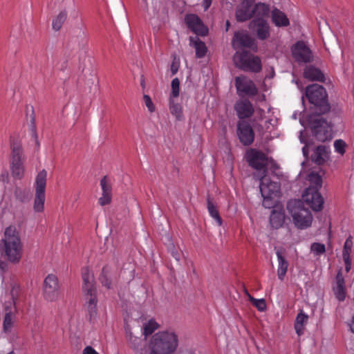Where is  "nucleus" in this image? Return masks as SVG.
<instances>
[{
    "label": "nucleus",
    "mask_w": 354,
    "mask_h": 354,
    "mask_svg": "<svg viewBox=\"0 0 354 354\" xmlns=\"http://www.w3.org/2000/svg\"><path fill=\"white\" fill-rule=\"evenodd\" d=\"M179 335L173 329H166L155 333L148 347L137 351V354H174L178 348Z\"/></svg>",
    "instance_id": "obj_1"
},
{
    "label": "nucleus",
    "mask_w": 354,
    "mask_h": 354,
    "mask_svg": "<svg viewBox=\"0 0 354 354\" xmlns=\"http://www.w3.org/2000/svg\"><path fill=\"white\" fill-rule=\"evenodd\" d=\"M180 63L178 61L174 59L171 64V72L174 75L177 73L179 68Z\"/></svg>",
    "instance_id": "obj_46"
},
{
    "label": "nucleus",
    "mask_w": 354,
    "mask_h": 354,
    "mask_svg": "<svg viewBox=\"0 0 354 354\" xmlns=\"http://www.w3.org/2000/svg\"><path fill=\"white\" fill-rule=\"evenodd\" d=\"M252 4L244 3L241 1V5L236 10V18L238 21H245L252 17Z\"/></svg>",
    "instance_id": "obj_26"
},
{
    "label": "nucleus",
    "mask_w": 354,
    "mask_h": 354,
    "mask_svg": "<svg viewBox=\"0 0 354 354\" xmlns=\"http://www.w3.org/2000/svg\"><path fill=\"white\" fill-rule=\"evenodd\" d=\"M212 4V0H203L202 6L204 10H207Z\"/></svg>",
    "instance_id": "obj_49"
},
{
    "label": "nucleus",
    "mask_w": 354,
    "mask_h": 354,
    "mask_svg": "<svg viewBox=\"0 0 354 354\" xmlns=\"http://www.w3.org/2000/svg\"><path fill=\"white\" fill-rule=\"evenodd\" d=\"M276 254L278 260L277 276L281 281H283L287 272L288 263L279 250L277 251Z\"/></svg>",
    "instance_id": "obj_31"
},
{
    "label": "nucleus",
    "mask_w": 354,
    "mask_h": 354,
    "mask_svg": "<svg viewBox=\"0 0 354 354\" xmlns=\"http://www.w3.org/2000/svg\"><path fill=\"white\" fill-rule=\"evenodd\" d=\"M352 247H353V240H352V237L351 236H349L346 239V240L344 243V250H343V253H342L343 258L350 257V254L351 252Z\"/></svg>",
    "instance_id": "obj_43"
},
{
    "label": "nucleus",
    "mask_w": 354,
    "mask_h": 354,
    "mask_svg": "<svg viewBox=\"0 0 354 354\" xmlns=\"http://www.w3.org/2000/svg\"><path fill=\"white\" fill-rule=\"evenodd\" d=\"M252 17L255 16L258 19H262V17L268 15L269 12V7L268 5L263 3H256L252 7Z\"/></svg>",
    "instance_id": "obj_34"
},
{
    "label": "nucleus",
    "mask_w": 354,
    "mask_h": 354,
    "mask_svg": "<svg viewBox=\"0 0 354 354\" xmlns=\"http://www.w3.org/2000/svg\"><path fill=\"white\" fill-rule=\"evenodd\" d=\"M158 328L159 324L156 322V320L151 319L143 324L142 334L147 337L151 335Z\"/></svg>",
    "instance_id": "obj_35"
},
{
    "label": "nucleus",
    "mask_w": 354,
    "mask_h": 354,
    "mask_svg": "<svg viewBox=\"0 0 354 354\" xmlns=\"http://www.w3.org/2000/svg\"><path fill=\"white\" fill-rule=\"evenodd\" d=\"M254 178L261 180L259 189L263 197V205L266 208L272 207L275 199L279 195V186L277 183L272 182L266 178V175L254 174Z\"/></svg>",
    "instance_id": "obj_6"
},
{
    "label": "nucleus",
    "mask_w": 354,
    "mask_h": 354,
    "mask_svg": "<svg viewBox=\"0 0 354 354\" xmlns=\"http://www.w3.org/2000/svg\"><path fill=\"white\" fill-rule=\"evenodd\" d=\"M5 257L11 263H18L23 254V243L20 232L15 225L7 227L2 239Z\"/></svg>",
    "instance_id": "obj_2"
},
{
    "label": "nucleus",
    "mask_w": 354,
    "mask_h": 354,
    "mask_svg": "<svg viewBox=\"0 0 354 354\" xmlns=\"http://www.w3.org/2000/svg\"><path fill=\"white\" fill-rule=\"evenodd\" d=\"M235 86L239 96H254L258 89L254 83L245 76H239L235 78Z\"/></svg>",
    "instance_id": "obj_14"
},
{
    "label": "nucleus",
    "mask_w": 354,
    "mask_h": 354,
    "mask_svg": "<svg viewBox=\"0 0 354 354\" xmlns=\"http://www.w3.org/2000/svg\"><path fill=\"white\" fill-rule=\"evenodd\" d=\"M266 100V96L264 94L260 95L257 97V101H264Z\"/></svg>",
    "instance_id": "obj_52"
},
{
    "label": "nucleus",
    "mask_w": 354,
    "mask_h": 354,
    "mask_svg": "<svg viewBox=\"0 0 354 354\" xmlns=\"http://www.w3.org/2000/svg\"><path fill=\"white\" fill-rule=\"evenodd\" d=\"M344 263H345V270L347 272H348L351 268V257L343 258Z\"/></svg>",
    "instance_id": "obj_48"
},
{
    "label": "nucleus",
    "mask_w": 354,
    "mask_h": 354,
    "mask_svg": "<svg viewBox=\"0 0 354 354\" xmlns=\"http://www.w3.org/2000/svg\"><path fill=\"white\" fill-rule=\"evenodd\" d=\"M300 140H301V142H304V140L302 139L301 136H300Z\"/></svg>",
    "instance_id": "obj_58"
},
{
    "label": "nucleus",
    "mask_w": 354,
    "mask_h": 354,
    "mask_svg": "<svg viewBox=\"0 0 354 354\" xmlns=\"http://www.w3.org/2000/svg\"><path fill=\"white\" fill-rule=\"evenodd\" d=\"M7 354H15V353L13 351H11V352H10V353H8Z\"/></svg>",
    "instance_id": "obj_59"
},
{
    "label": "nucleus",
    "mask_w": 354,
    "mask_h": 354,
    "mask_svg": "<svg viewBox=\"0 0 354 354\" xmlns=\"http://www.w3.org/2000/svg\"><path fill=\"white\" fill-rule=\"evenodd\" d=\"M11 150L10 159L11 174L15 179L21 180L25 175V158L23 156L21 146L17 143H12L11 145Z\"/></svg>",
    "instance_id": "obj_8"
},
{
    "label": "nucleus",
    "mask_w": 354,
    "mask_h": 354,
    "mask_svg": "<svg viewBox=\"0 0 354 354\" xmlns=\"http://www.w3.org/2000/svg\"><path fill=\"white\" fill-rule=\"evenodd\" d=\"M286 215L282 208L274 209L270 214V223L272 227L278 229L281 227L285 222Z\"/></svg>",
    "instance_id": "obj_24"
},
{
    "label": "nucleus",
    "mask_w": 354,
    "mask_h": 354,
    "mask_svg": "<svg viewBox=\"0 0 354 354\" xmlns=\"http://www.w3.org/2000/svg\"><path fill=\"white\" fill-rule=\"evenodd\" d=\"M17 292H18V288L17 287H13L12 290H11V295H12V299H13L14 304L15 303V297L17 296Z\"/></svg>",
    "instance_id": "obj_50"
},
{
    "label": "nucleus",
    "mask_w": 354,
    "mask_h": 354,
    "mask_svg": "<svg viewBox=\"0 0 354 354\" xmlns=\"http://www.w3.org/2000/svg\"><path fill=\"white\" fill-rule=\"evenodd\" d=\"M300 123H301L302 125H304V124H303V122H302V121H301V120H300Z\"/></svg>",
    "instance_id": "obj_60"
},
{
    "label": "nucleus",
    "mask_w": 354,
    "mask_h": 354,
    "mask_svg": "<svg viewBox=\"0 0 354 354\" xmlns=\"http://www.w3.org/2000/svg\"><path fill=\"white\" fill-rule=\"evenodd\" d=\"M288 214L295 227L305 230L312 225L313 216L311 212L304 206L300 200H291L287 204Z\"/></svg>",
    "instance_id": "obj_3"
},
{
    "label": "nucleus",
    "mask_w": 354,
    "mask_h": 354,
    "mask_svg": "<svg viewBox=\"0 0 354 354\" xmlns=\"http://www.w3.org/2000/svg\"><path fill=\"white\" fill-rule=\"evenodd\" d=\"M348 325L351 330L354 333V315L352 317V319L350 321Z\"/></svg>",
    "instance_id": "obj_51"
},
{
    "label": "nucleus",
    "mask_w": 354,
    "mask_h": 354,
    "mask_svg": "<svg viewBox=\"0 0 354 354\" xmlns=\"http://www.w3.org/2000/svg\"><path fill=\"white\" fill-rule=\"evenodd\" d=\"M233 61L236 67L243 71L258 73L261 70L260 58L247 51L236 52Z\"/></svg>",
    "instance_id": "obj_7"
},
{
    "label": "nucleus",
    "mask_w": 354,
    "mask_h": 354,
    "mask_svg": "<svg viewBox=\"0 0 354 354\" xmlns=\"http://www.w3.org/2000/svg\"><path fill=\"white\" fill-rule=\"evenodd\" d=\"M143 100L145 106H147L148 111L151 113H153L155 111V106L148 95H144Z\"/></svg>",
    "instance_id": "obj_45"
},
{
    "label": "nucleus",
    "mask_w": 354,
    "mask_h": 354,
    "mask_svg": "<svg viewBox=\"0 0 354 354\" xmlns=\"http://www.w3.org/2000/svg\"><path fill=\"white\" fill-rule=\"evenodd\" d=\"M171 93L170 99L178 97L180 93V81L177 77L173 79L171 81Z\"/></svg>",
    "instance_id": "obj_42"
},
{
    "label": "nucleus",
    "mask_w": 354,
    "mask_h": 354,
    "mask_svg": "<svg viewBox=\"0 0 354 354\" xmlns=\"http://www.w3.org/2000/svg\"><path fill=\"white\" fill-rule=\"evenodd\" d=\"M237 135L240 142L244 145H251L254 139V133L250 124L245 121L237 124Z\"/></svg>",
    "instance_id": "obj_15"
},
{
    "label": "nucleus",
    "mask_w": 354,
    "mask_h": 354,
    "mask_svg": "<svg viewBox=\"0 0 354 354\" xmlns=\"http://www.w3.org/2000/svg\"><path fill=\"white\" fill-rule=\"evenodd\" d=\"M308 124L317 140L324 142L330 137L331 125L320 115H310L308 118Z\"/></svg>",
    "instance_id": "obj_10"
},
{
    "label": "nucleus",
    "mask_w": 354,
    "mask_h": 354,
    "mask_svg": "<svg viewBox=\"0 0 354 354\" xmlns=\"http://www.w3.org/2000/svg\"><path fill=\"white\" fill-rule=\"evenodd\" d=\"M304 77L311 81L323 82L324 80V76L322 71L313 66L306 68L304 72Z\"/></svg>",
    "instance_id": "obj_29"
},
{
    "label": "nucleus",
    "mask_w": 354,
    "mask_h": 354,
    "mask_svg": "<svg viewBox=\"0 0 354 354\" xmlns=\"http://www.w3.org/2000/svg\"><path fill=\"white\" fill-rule=\"evenodd\" d=\"M43 295L46 300L54 301L61 297V290L57 277L54 274H48L43 283Z\"/></svg>",
    "instance_id": "obj_11"
},
{
    "label": "nucleus",
    "mask_w": 354,
    "mask_h": 354,
    "mask_svg": "<svg viewBox=\"0 0 354 354\" xmlns=\"http://www.w3.org/2000/svg\"><path fill=\"white\" fill-rule=\"evenodd\" d=\"M302 151H303V153L304 156H307L308 154V150H307V147L306 146H304L303 148H302Z\"/></svg>",
    "instance_id": "obj_54"
},
{
    "label": "nucleus",
    "mask_w": 354,
    "mask_h": 354,
    "mask_svg": "<svg viewBox=\"0 0 354 354\" xmlns=\"http://www.w3.org/2000/svg\"><path fill=\"white\" fill-rule=\"evenodd\" d=\"M67 17V13L65 10L61 11L53 20V28L57 31L59 30Z\"/></svg>",
    "instance_id": "obj_37"
},
{
    "label": "nucleus",
    "mask_w": 354,
    "mask_h": 354,
    "mask_svg": "<svg viewBox=\"0 0 354 354\" xmlns=\"http://www.w3.org/2000/svg\"><path fill=\"white\" fill-rule=\"evenodd\" d=\"M187 27L195 34L205 36L208 33V28L203 24L201 19L196 15H187L185 18Z\"/></svg>",
    "instance_id": "obj_16"
},
{
    "label": "nucleus",
    "mask_w": 354,
    "mask_h": 354,
    "mask_svg": "<svg viewBox=\"0 0 354 354\" xmlns=\"http://www.w3.org/2000/svg\"><path fill=\"white\" fill-rule=\"evenodd\" d=\"M293 58L298 63H308L313 61V53L302 41H297L291 48Z\"/></svg>",
    "instance_id": "obj_13"
},
{
    "label": "nucleus",
    "mask_w": 354,
    "mask_h": 354,
    "mask_svg": "<svg viewBox=\"0 0 354 354\" xmlns=\"http://www.w3.org/2000/svg\"><path fill=\"white\" fill-rule=\"evenodd\" d=\"M46 180L47 172L44 169L40 171L36 176L35 184V194L32 207L33 211L35 213H42L44 211Z\"/></svg>",
    "instance_id": "obj_9"
},
{
    "label": "nucleus",
    "mask_w": 354,
    "mask_h": 354,
    "mask_svg": "<svg viewBox=\"0 0 354 354\" xmlns=\"http://www.w3.org/2000/svg\"><path fill=\"white\" fill-rule=\"evenodd\" d=\"M82 276L84 281L83 290H92V289H96L94 286V276L93 272L86 267L82 270Z\"/></svg>",
    "instance_id": "obj_27"
},
{
    "label": "nucleus",
    "mask_w": 354,
    "mask_h": 354,
    "mask_svg": "<svg viewBox=\"0 0 354 354\" xmlns=\"http://www.w3.org/2000/svg\"><path fill=\"white\" fill-rule=\"evenodd\" d=\"M246 159L250 166L259 171L255 174L266 175L268 158L264 153L251 149L246 153Z\"/></svg>",
    "instance_id": "obj_12"
},
{
    "label": "nucleus",
    "mask_w": 354,
    "mask_h": 354,
    "mask_svg": "<svg viewBox=\"0 0 354 354\" xmlns=\"http://www.w3.org/2000/svg\"><path fill=\"white\" fill-rule=\"evenodd\" d=\"M334 149L336 153L340 156H344L346 153L347 144L342 139H337L334 141Z\"/></svg>",
    "instance_id": "obj_40"
},
{
    "label": "nucleus",
    "mask_w": 354,
    "mask_h": 354,
    "mask_svg": "<svg viewBox=\"0 0 354 354\" xmlns=\"http://www.w3.org/2000/svg\"><path fill=\"white\" fill-rule=\"evenodd\" d=\"M83 354H99L93 347L86 346L83 350Z\"/></svg>",
    "instance_id": "obj_47"
},
{
    "label": "nucleus",
    "mask_w": 354,
    "mask_h": 354,
    "mask_svg": "<svg viewBox=\"0 0 354 354\" xmlns=\"http://www.w3.org/2000/svg\"><path fill=\"white\" fill-rule=\"evenodd\" d=\"M333 292L337 299L342 301L346 298L345 281L342 272L339 271L335 278V284L333 287Z\"/></svg>",
    "instance_id": "obj_21"
},
{
    "label": "nucleus",
    "mask_w": 354,
    "mask_h": 354,
    "mask_svg": "<svg viewBox=\"0 0 354 354\" xmlns=\"http://www.w3.org/2000/svg\"><path fill=\"white\" fill-rule=\"evenodd\" d=\"M13 326V316L10 312L6 313L3 321V330L5 333H10Z\"/></svg>",
    "instance_id": "obj_39"
},
{
    "label": "nucleus",
    "mask_w": 354,
    "mask_h": 354,
    "mask_svg": "<svg viewBox=\"0 0 354 354\" xmlns=\"http://www.w3.org/2000/svg\"><path fill=\"white\" fill-rule=\"evenodd\" d=\"M100 186L102 188V196L98 199V203L101 206L109 205L112 199V188L106 176L103 177L100 180Z\"/></svg>",
    "instance_id": "obj_20"
},
{
    "label": "nucleus",
    "mask_w": 354,
    "mask_h": 354,
    "mask_svg": "<svg viewBox=\"0 0 354 354\" xmlns=\"http://www.w3.org/2000/svg\"><path fill=\"white\" fill-rule=\"evenodd\" d=\"M244 3H251L253 4V3L255 1V0H241Z\"/></svg>",
    "instance_id": "obj_53"
},
{
    "label": "nucleus",
    "mask_w": 354,
    "mask_h": 354,
    "mask_svg": "<svg viewBox=\"0 0 354 354\" xmlns=\"http://www.w3.org/2000/svg\"><path fill=\"white\" fill-rule=\"evenodd\" d=\"M271 20L277 27H287L290 25V20L287 15L278 8H274L272 10Z\"/></svg>",
    "instance_id": "obj_23"
},
{
    "label": "nucleus",
    "mask_w": 354,
    "mask_h": 354,
    "mask_svg": "<svg viewBox=\"0 0 354 354\" xmlns=\"http://www.w3.org/2000/svg\"><path fill=\"white\" fill-rule=\"evenodd\" d=\"M308 179L310 186L305 190L302 198L313 210L319 211L324 205V199L319 192V189L322 185V177L318 174L313 172L308 175Z\"/></svg>",
    "instance_id": "obj_4"
},
{
    "label": "nucleus",
    "mask_w": 354,
    "mask_h": 354,
    "mask_svg": "<svg viewBox=\"0 0 354 354\" xmlns=\"http://www.w3.org/2000/svg\"><path fill=\"white\" fill-rule=\"evenodd\" d=\"M125 333H126V337L130 344V346L131 348H133L135 351L136 354H137V351H140L141 349H143L144 348H139V346L142 342V339L140 337H138L136 336H134L131 332V328L127 326L125 327Z\"/></svg>",
    "instance_id": "obj_32"
},
{
    "label": "nucleus",
    "mask_w": 354,
    "mask_h": 354,
    "mask_svg": "<svg viewBox=\"0 0 354 354\" xmlns=\"http://www.w3.org/2000/svg\"><path fill=\"white\" fill-rule=\"evenodd\" d=\"M250 28H255L257 37L265 40L270 37V26L263 19H257L250 23Z\"/></svg>",
    "instance_id": "obj_18"
},
{
    "label": "nucleus",
    "mask_w": 354,
    "mask_h": 354,
    "mask_svg": "<svg viewBox=\"0 0 354 354\" xmlns=\"http://www.w3.org/2000/svg\"><path fill=\"white\" fill-rule=\"evenodd\" d=\"M234 109L240 119L248 118L254 113V108L251 102L247 100H241L236 102Z\"/></svg>",
    "instance_id": "obj_19"
},
{
    "label": "nucleus",
    "mask_w": 354,
    "mask_h": 354,
    "mask_svg": "<svg viewBox=\"0 0 354 354\" xmlns=\"http://www.w3.org/2000/svg\"><path fill=\"white\" fill-rule=\"evenodd\" d=\"M311 252H313L315 255H319L324 253L325 252V245L322 243H314L311 245Z\"/></svg>",
    "instance_id": "obj_44"
},
{
    "label": "nucleus",
    "mask_w": 354,
    "mask_h": 354,
    "mask_svg": "<svg viewBox=\"0 0 354 354\" xmlns=\"http://www.w3.org/2000/svg\"><path fill=\"white\" fill-rule=\"evenodd\" d=\"M259 111L261 113H264V111L261 109H259Z\"/></svg>",
    "instance_id": "obj_57"
},
{
    "label": "nucleus",
    "mask_w": 354,
    "mask_h": 354,
    "mask_svg": "<svg viewBox=\"0 0 354 354\" xmlns=\"http://www.w3.org/2000/svg\"><path fill=\"white\" fill-rule=\"evenodd\" d=\"M169 110L171 113L176 117L178 120L183 118V110L180 104L174 103L172 99L169 100Z\"/></svg>",
    "instance_id": "obj_38"
},
{
    "label": "nucleus",
    "mask_w": 354,
    "mask_h": 354,
    "mask_svg": "<svg viewBox=\"0 0 354 354\" xmlns=\"http://www.w3.org/2000/svg\"><path fill=\"white\" fill-rule=\"evenodd\" d=\"M86 293V308L91 317L95 315L97 310V290L92 289V290H85Z\"/></svg>",
    "instance_id": "obj_25"
},
{
    "label": "nucleus",
    "mask_w": 354,
    "mask_h": 354,
    "mask_svg": "<svg viewBox=\"0 0 354 354\" xmlns=\"http://www.w3.org/2000/svg\"><path fill=\"white\" fill-rule=\"evenodd\" d=\"M250 301L252 304L261 312H263L266 310V301L263 299H255L250 295H248Z\"/></svg>",
    "instance_id": "obj_41"
},
{
    "label": "nucleus",
    "mask_w": 354,
    "mask_h": 354,
    "mask_svg": "<svg viewBox=\"0 0 354 354\" xmlns=\"http://www.w3.org/2000/svg\"><path fill=\"white\" fill-rule=\"evenodd\" d=\"M111 274V268L109 266H104L100 276L102 285L107 289L112 288Z\"/></svg>",
    "instance_id": "obj_33"
},
{
    "label": "nucleus",
    "mask_w": 354,
    "mask_h": 354,
    "mask_svg": "<svg viewBox=\"0 0 354 354\" xmlns=\"http://www.w3.org/2000/svg\"><path fill=\"white\" fill-rule=\"evenodd\" d=\"M225 26H226L225 30L227 31L229 30V28H230V23L229 21H226Z\"/></svg>",
    "instance_id": "obj_55"
},
{
    "label": "nucleus",
    "mask_w": 354,
    "mask_h": 354,
    "mask_svg": "<svg viewBox=\"0 0 354 354\" xmlns=\"http://www.w3.org/2000/svg\"><path fill=\"white\" fill-rule=\"evenodd\" d=\"M189 40L191 45L193 46V47L195 48L196 56L198 58L203 57L207 53V47L205 44L196 37H191Z\"/></svg>",
    "instance_id": "obj_30"
},
{
    "label": "nucleus",
    "mask_w": 354,
    "mask_h": 354,
    "mask_svg": "<svg viewBox=\"0 0 354 354\" xmlns=\"http://www.w3.org/2000/svg\"><path fill=\"white\" fill-rule=\"evenodd\" d=\"M254 44V39L252 38L247 32L239 31L235 32L232 39V46L234 48L239 47L251 48Z\"/></svg>",
    "instance_id": "obj_17"
},
{
    "label": "nucleus",
    "mask_w": 354,
    "mask_h": 354,
    "mask_svg": "<svg viewBox=\"0 0 354 354\" xmlns=\"http://www.w3.org/2000/svg\"><path fill=\"white\" fill-rule=\"evenodd\" d=\"M308 321V315L304 310H301L297 315L295 322V330L296 333L300 336L304 333V326Z\"/></svg>",
    "instance_id": "obj_28"
},
{
    "label": "nucleus",
    "mask_w": 354,
    "mask_h": 354,
    "mask_svg": "<svg viewBox=\"0 0 354 354\" xmlns=\"http://www.w3.org/2000/svg\"><path fill=\"white\" fill-rule=\"evenodd\" d=\"M146 6V7L147 8V0H142Z\"/></svg>",
    "instance_id": "obj_56"
},
{
    "label": "nucleus",
    "mask_w": 354,
    "mask_h": 354,
    "mask_svg": "<svg viewBox=\"0 0 354 354\" xmlns=\"http://www.w3.org/2000/svg\"><path fill=\"white\" fill-rule=\"evenodd\" d=\"M306 95L309 102L315 106L317 114H324L330 110L328 95L326 89L321 85L313 84L306 88Z\"/></svg>",
    "instance_id": "obj_5"
},
{
    "label": "nucleus",
    "mask_w": 354,
    "mask_h": 354,
    "mask_svg": "<svg viewBox=\"0 0 354 354\" xmlns=\"http://www.w3.org/2000/svg\"><path fill=\"white\" fill-rule=\"evenodd\" d=\"M330 149L328 146H318L313 155V160L317 165H322L330 158Z\"/></svg>",
    "instance_id": "obj_22"
},
{
    "label": "nucleus",
    "mask_w": 354,
    "mask_h": 354,
    "mask_svg": "<svg viewBox=\"0 0 354 354\" xmlns=\"http://www.w3.org/2000/svg\"><path fill=\"white\" fill-rule=\"evenodd\" d=\"M207 209L209 215L216 221L218 225L221 226L222 225V219L216 207L210 199L207 200Z\"/></svg>",
    "instance_id": "obj_36"
}]
</instances>
